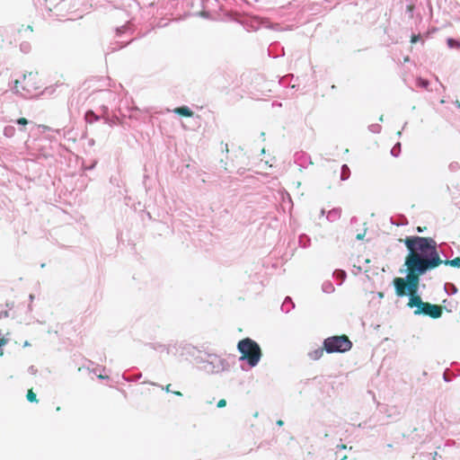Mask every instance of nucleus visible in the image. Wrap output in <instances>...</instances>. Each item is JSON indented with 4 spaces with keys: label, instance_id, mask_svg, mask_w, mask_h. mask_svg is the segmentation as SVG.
Masks as SVG:
<instances>
[{
    "label": "nucleus",
    "instance_id": "nucleus-1",
    "mask_svg": "<svg viewBox=\"0 0 460 460\" xmlns=\"http://www.w3.org/2000/svg\"><path fill=\"white\" fill-rule=\"evenodd\" d=\"M111 78H101V79H89L86 80L82 87L81 92L78 94L76 102L75 103V98L70 102V112L72 113V108L78 105L81 100H84L82 108L77 110L78 113H84V115H126L125 111H129L135 109V107H121V104H118L117 100L120 96L119 91H123V86L119 84L118 86L111 84Z\"/></svg>",
    "mask_w": 460,
    "mask_h": 460
},
{
    "label": "nucleus",
    "instance_id": "nucleus-2",
    "mask_svg": "<svg viewBox=\"0 0 460 460\" xmlns=\"http://www.w3.org/2000/svg\"><path fill=\"white\" fill-rule=\"evenodd\" d=\"M438 261H427L420 260L419 258H409L407 255L404 261V266L407 272L406 278L396 277L393 280L395 294L397 296H409L410 299L408 306L417 307L416 310H421L425 304L421 297L418 295L420 278L428 270H433V267Z\"/></svg>",
    "mask_w": 460,
    "mask_h": 460
},
{
    "label": "nucleus",
    "instance_id": "nucleus-3",
    "mask_svg": "<svg viewBox=\"0 0 460 460\" xmlns=\"http://www.w3.org/2000/svg\"><path fill=\"white\" fill-rule=\"evenodd\" d=\"M399 242L405 244L409 258H419L427 261H438L433 269L438 268L441 264L460 268V257L453 260L440 259L437 249V242L431 237L407 236L404 239H399Z\"/></svg>",
    "mask_w": 460,
    "mask_h": 460
},
{
    "label": "nucleus",
    "instance_id": "nucleus-4",
    "mask_svg": "<svg viewBox=\"0 0 460 460\" xmlns=\"http://www.w3.org/2000/svg\"><path fill=\"white\" fill-rule=\"evenodd\" d=\"M118 8L126 13L128 21L115 29V40L108 47L109 52H115L128 46L137 37H133L137 29V14L140 12V4L137 0H122Z\"/></svg>",
    "mask_w": 460,
    "mask_h": 460
},
{
    "label": "nucleus",
    "instance_id": "nucleus-5",
    "mask_svg": "<svg viewBox=\"0 0 460 460\" xmlns=\"http://www.w3.org/2000/svg\"><path fill=\"white\" fill-rule=\"evenodd\" d=\"M40 86L37 81V73L30 72L22 75L14 80L13 90L15 93L23 98L31 99L39 96Z\"/></svg>",
    "mask_w": 460,
    "mask_h": 460
},
{
    "label": "nucleus",
    "instance_id": "nucleus-6",
    "mask_svg": "<svg viewBox=\"0 0 460 460\" xmlns=\"http://www.w3.org/2000/svg\"><path fill=\"white\" fill-rule=\"evenodd\" d=\"M237 349L242 354L240 359L246 360L251 367H255L262 356L259 344L250 338L241 340Z\"/></svg>",
    "mask_w": 460,
    "mask_h": 460
},
{
    "label": "nucleus",
    "instance_id": "nucleus-7",
    "mask_svg": "<svg viewBox=\"0 0 460 460\" xmlns=\"http://www.w3.org/2000/svg\"><path fill=\"white\" fill-rule=\"evenodd\" d=\"M324 349L327 353H344L352 347V342L345 334L328 337L323 341Z\"/></svg>",
    "mask_w": 460,
    "mask_h": 460
},
{
    "label": "nucleus",
    "instance_id": "nucleus-8",
    "mask_svg": "<svg viewBox=\"0 0 460 460\" xmlns=\"http://www.w3.org/2000/svg\"><path fill=\"white\" fill-rule=\"evenodd\" d=\"M207 0H181L182 7L187 9L190 15H200L206 17L208 13L204 11Z\"/></svg>",
    "mask_w": 460,
    "mask_h": 460
},
{
    "label": "nucleus",
    "instance_id": "nucleus-9",
    "mask_svg": "<svg viewBox=\"0 0 460 460\" xmlns=\"http://www.w3.org/2000/svg\"><path fill=\"white\" fill-rule=\"evenodd\" d=\"M442 306L438 305H432L430 303L425 302L421 310H415V314H424L428 315L433 319L439 318L442 314Z\"/></svg>",
    "mask_w": 460,
    "mask_h": 460
},
{
    "label": "nucleus",
    "instance_id": "nucleus-10",
    "mask_svg": "<svg viewBox=\"0 0 460 460\" xmlns=\"http://www.w3.org/2000/svg\"><path fill=\"white\" fill-rule=\"evenodd\" d=\"M240 22L243 24V26L244 27L245 30L250 31H257L261 26L266 27L267 26L266 23L268 22L263 21L262 19H261L258 16H247V17H243L240 21Z\"/></svg>",
    "mask_w": 460,
    "mask_h": 460
},
{
    "label": "nucleus",
    "instance_id": "nucleus-11",
    "mask_svg": "<svg viewBox=\"0 0 460 460\" xmlns=\"http://www.w3.org/2000/svg\"><path fill=\"white\" fill-rule=\"evenodd\" d=\"M63 84H56L54 85H49L48 87H45L42 91H39V96L44 95V96H51L55 93L58 88L63 87Z\"/></svg>",
    "mask_w": 460,
    "mask_h": 460
},
{
    "label": "nucleus",
    "instance_id": "nucleus-12",
    "mask_svg": "<svg viewBox=\"0 0 460 460\" xmlns=\"http://www.w3.org/2000/svg\"><path fill=\"white\" fill-rule=\"evenodd\" d=\"M324 351H325L324 346L323 348L318 347V348L309 351L307 355L311 360L315 361V360L320 359L323 356Z\"/></svg>",
    "mask_w": 460,
    "mask_h": 460
},
{
    "label": "nucleus",
    "instance_id": "nucleus-13",
    "mask_svg": "<svg viewBox=\"0 0 460 460\" xmlns=\"http://www.w3.org/2000/svg\"><path fill=\"white\" fill-rule=\"evenodd\" d=\"M176 115H193V111L188 106H181L172 111Z\"/></svg>",
    "mask_w": 460,
    "mask_h": 460
},
{
    "label": "nucleus",
    "instance_id": "nucleus-14",
    "mask_svg": "<svg viewBox=\"0 0 460 460\" xmlns=\"http://www.w3.org/2000/svg\"><path fill=\"white\" fill-rule=\"evenodd\" d=\"M447 43L448 48H450V49H460V40H459L448 38L447 40Z\"/></svg>",
    "mask_w": 460,
    "mask_h": 460
},
{
    "label": "nucleus",
    "instance_id": "nucleus-15",
    "mask_svg": "<svg viewBox=\"0 0 460 460\" xmlns=\"http://www.w3.org/2000/svg\"><path fill=\"white\" fill-rule=\"evenodd\" d=\"M429 85V80L424 79L422 77H418L416 79V86L417 87H420V88H422V89H428Z\"/></svg>",
    "mask_w": 460,
    "mask_h": 460
},
{
    "label": "nucleus",
    "instance_id": "nucleus-16",
    "mask_svg": "<svg viewBox=\"0 0 460 460\" xmlns=\"http://www.w3.org/2000/svg\"><path fill=\"white\" fill-rule=\"evenodd\" d=\"M26 398L31 402H37V396L36 394L33 392L32 389H29L26 394Z\"/></svg>",
    "mask_w": 460,
    "mask_h": 460
},
{
    "label": "nucleus",
    "instance_id": "nucleus-17",
    "mask_svg": "<svg viewBox=\"0 0 460 460\" xmlns=\"http://www.w3.org/2000/svg\"><path fill=\"white\" fill-rule=\"evenodd\" d=\"M289 76H291V79H293V77H294V76H293V75H286V76H284V77H282V78H280V79H279V84H281V85H283V86H286V85L289 84H290V83L288 82V78H289Z\"/></svg>",
    "mask_w": 460,
    "mask_h": 460
},
{
    "label": "nucleus",
    "instance_id": "nucleus-18",
    "mask_svg": "<svg viewBox=\"0 0 460 460\" xmlns=\"http://www.w3.org/2000/svg\"><path fill=\"white\" fill-rule=\"evenodd\" d=\"M20 49H21V50H22V52H24V53H28V52L30 51V49H31V46H30V44H29V43H27V42H22V43H21V45H20Z\"/></svg>",
    "mask_w": 460,
    "mask_h": 460
},
{
    "label": "nucleus",
    "instance_id": "nucleus-19",
    "mask_svg": "<svg viewBox=\"0 0 460 460\" xmlns=\"http://www.w3.org/2000/svg\"><path fill=\"white\" fill-rule=\"evenodd\" d=\"M17 123L20 124V125H26L28 123L27 119L24 118V117H21L18 120H17Z\"/></svg>",
    "mask_w": 460,
    "mask_h": 460
},
{
    "label": "nucleus",
    "instance_id": "nucleus-20",
    "mask_svg": "<svg viewBox=\"0 0 460 460\" xmlns=\"http://www.w3.org/2000/svg\"><path fill=\"white\" fill-rule=\"evenodd\" d=\"M6 343V340L4 338H0V355H3L2 347Z\"/></svg>",
    "mask_w": 460,
    "mask_h": 460
},
{
    "label": "nucleus",
    "instance_id": "nucleus-21",
    "mask_svg": "<svg viewBox=\"0 0 460 460\" xmlns=\"http://www.w3.org/2000/svg\"><path fill=\"white\" fill-rule=\"evenodd\" d=\"M226 405V401L225 399H221L218 401L217 402V407L218 408H223Z\"/></svg>",
    "mask_w": 460,
    "mask_h": 460
},
{
    "label": "nucleus",
    "instance_id": "nucleus-22",
    "mask_svg": "<svg viewBox=\"0 0 460 460\" xmlns=\"http://www.w3.org/2000/svg\"><path fill=\"white\" fill-rule=\"evenodd\" d=\"M418 40H419V36H415V35H413V36L411 37V41L412 43H415V42H417Z\"/></svg>",
    "mask_w": 460,
    "mask_h": 460
},
{
    "label": "nucleus",
    "instance_id": "nucleus-23",
    "mask_svg": "<svg viewBox=\"0 0 460 460\" xmlns=\"http://www.w3.org/2000/svg\"><path fill=\"white\" fill-rule=\"evenodd\" d=\"M416 230H417L418 233H422V232H424V230H426V227L425 226L424 227L418 226L416 228Z\"/></svg>",
    "mask_w": 460,
    "mask_h": 460
},
{
    "label": "nucleus",
    "instance_id": "nucleus-24",
    "mask_svg": "<svg viewBox=\"0 0 460 460\" xmlns=\"http://www.w3.org/2000/svg\"><path fill=\"white\" fill-rule=\"evenodd\" d=\"M164 390H165L167 393H171V392L172 393V391L171 390V385H170V384H169V385H167L165 386Z\"/></svg>",
    "mask_w": 460,
    "mask_h": 460
},
{
    "label": "nucleus",
    "instance_id": "nucleus-25",
    "mask_svg": "<svg viewBox=\"0 0 460 460\" xmlns=\"http://www.w3.org/2000/svg\"><path fill=\"white\" fill-rule=\"evenodd\" d=\"M172 393L177 396H181L182 394L180 391H172Z\"/></svg>",
    "mask_w": 460,
    "mask_h": 460
},
{
    "label": "nucleus",
    "instance_id": "nucleus-26",
    "mask_svg": "<svg viewBox=\"0 0 460 460\" xmlns=\"http://www.w3.org/2000/svg\"><path fill=\"white\" fill-rule=\"evenodd\" d=\"M277 424L279 426H282L284 424V422H283V420H279L277 421Z\"/></svg>",
    "mask_w": 460,
    "mask_h": 460
},
{
    "label": "nucleus",
    "instance_id": "nucleus-27",
    "mask_svg": "<svg viewBox=\"0 0 460 460\" xmlns=\"http://www.w3.org/2000/svg\"><path fill=\"white\" fill-rule=\"evenodd\" d=\"M357 238H358V239H362V238H363V234H358V235H357Z\"/></svg>",
    "mask_w": 460,
    "mask_h": 460
}]
</instances>
